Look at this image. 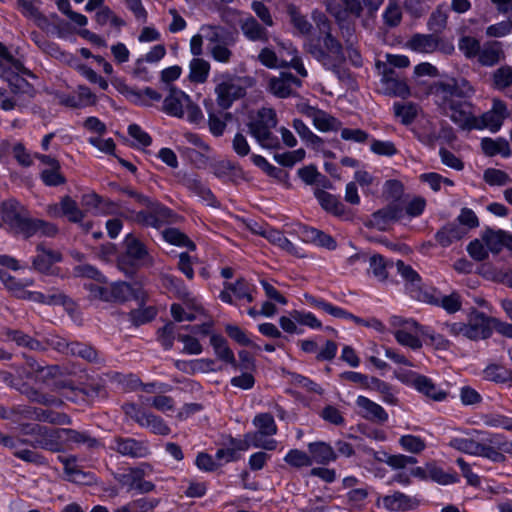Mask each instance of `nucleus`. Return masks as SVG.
<instances>
[{
    "label": "nucleus",
    "instance_id": "obj_1",
    "mask_svg": "<svg viewBox=\"0 0 512 512\" xmlns=\"http://www.w3.org/2000/svg\"><path fill=\"white\" fill-rule=\"evenodd\" d=\"M474 93L470 83L463 79H447L437 83L433 90L435 102L443 113L462 129L479 128L471 104L465 99Z\"/></svg>",
    "mask_w": 512,
    "mask_h": 512
},
{
    "label": "nucleus",
    "instance_id": "obj_2",
    "mask_svg": "<svg viewBox=\"0 0 512 512\" xmlns=\"http://www.w3.org/2000/svg\"><path fill=\"white\" fill-rule=\"evenodd\" d=\"M489 321V316L476 309H472L466 321L447 322L445 323V328L451 336L479 341L487 339L492 335Z\"/></svg>",
    "mask_w": 512,
    "mask_h": 512
},
{
    "label": "nucleus",
    "instance_id": "obj_3",
    "mask_svg": "<svg viewBox=\"0 0 512 512\" xmlns=\"http://www.w3.org/2000/svg\"><path fill=\"white\" fill-rule=\"evenodd\" d=\"M313 20L321 34H324L326 52L321 49H309V52L327 68L335 67L344 60L342 47L329 33L330 24L323 13L314 12Z\"/></svg>",
    "mask_w": 512,
    "mask_h": 512
},
{
    "label": "nucleus",
    "instance_id": "obj_4",
    "mask_svg": "<svg viewBox=\"0 0 512 512\" xmlns=\"http://www.w3.org/2000/svg\"><path fill=\"white\" fill-rule=\"evenodd\" d=\"M163 110L174 117L185 118L191 123L203 119V113L198 105L181 90L171 89L163 102Z\"/></svg>",
    "mask_w": 512,
    "mask_h": 512
},
{
    "label": "nucleus",
    "instance_id": "obj_5",
    "mask_svg": "<svg viewBox=\"0 0 512 512\" xmlns=\"http://www.w3.org/2000/svg\"><path fill=\"white\" fill-rule=\"evenodd\" d=\"M214 92L216 102L222 109H228L232 104L245 95L242 79L229 73H219L214 76Z\"/></svg>",
    "mask_w": 512,
    "mask_h": 512
},
{
    "label": "nucleus",
    "instance_id": "obj_6",
    "mask_svg": "<svg viewBox=\"0 0 512 512\" xmlns=\"http://www.w3.org/2000/svg\"><path fill=\"white\" fill-rule=\"evenodd\" d=\"M276 114L271 108H262L251 116L248 123L251 135L262 147L272 148L276 139L272 136L271 129L276 126Z\"/></svg>",
    "mask_w": 512,
    "mask_h": 512
},
{
    "label": "nucleus",
    "instance_id": "obj_7",
    "mask_svg": "<svg viewBox=\"0 0 512 512\" xmlns=\"http://www.w3.org/2000/svg\"><path fill=\"white\" fill-rule=\"evenodd\" d=\"M390 323L393 327V334L400 345L414 350L421 348V338H423L425 327L419 326L412 319H404L400 316H392Z\"/></svg>",
    "mask_w": 512,
    "mask_h": 512
},
{
    "label": "nucleus",
    "instance_id": "obj_8",
    "mask_svg": "<svg viewBox=\"0 0 512 512\" xmlns=\"http://www.w3.org/2000/svg\"><path fill=\"white\" fill-rule=\"evenodd\" d=\"M21 432L34 436V447H39L52 452H59L64 448V428L49 429L40 425H22Z\"/></svg>",
    "mask_w": 512,
    "mask_h": 512
},
{
    "label": "nucleus",
    "instance_id": "obj_9",
    "mask_svg": "<svg viewBox=\"0 0 512 512\" xmlns=\"http://www.w3.org/2000/svg\"><path fill=\"white\" fill-rule=\"evenodd\" d=\"M1 282L13 296L20 299L45 304H53L60 300V297L56 295H44L41 292L26 290V287H30L34 284V281L30 278L17 280L13 276L3 273V276H1Z\"/></svg>",
    "mask_w": 512,
    "mask_h": 512
},
{
    "label": "nucleus",
    "instance_id": "obj_10",
    "mask_svg": "<svg viewBox=\"0 0 512 512\" xmlns=\"http://www.w3.org/2000/svg\"><path fill=\"white\" fill-rule=\"evenodd\" d=\"M407 46L417 53H433L439 51L444 54H451L454 51L452 41L442 38L436 33L415 34L407 42Z\"/></svg>",
    "mask_w": 512,
    "mask_h": 512
},
{
    "label": "nucleus",
    "instance_id": "obj_11",
    "mask_svg": "<svg viewBox=\"0 0 512 512\" xmlns=\"http://www.w3.org/2000/svg\"><path fill=\"white\" fill-rule=\"evenodd\" d=\"M74 274L89 279L84 283V288L89 291L92 298L109 301L110 295L106 279L94 267L86 264L78 265L74 269Z\"/></svg>",
    "mask_w": 512,
    "mask_h": 512
},
{
    "label": "nucleus",
    "instance_id": "obj_12",
    "mask_svg": "<svg viewBox=\"0 0 512 512\" xmlns=\"http://www.w3.org/2000/svg\"><path fill=\"white\" fill-rule=\"evenodd\" d=\"M203 40L208 42V48L227 40L224 28L215 25L204 24L199 32L190 39V53L193 56H201L203 53Z\"/></svg>",
    "mask_w": 512,
    "mask_h": 512
},
{
    "label": "nucleus",
    "instance_id": "obj_13",
    "mask_svg": "<svg viewBox=\"0 0 512 512\" xmlns=\"http://www.w3.org/2000/svg\"><path fill=\"white\" fill-rule=\"evenodd\" d=\"M125 253L121 257L120 264L131 266H146L153 262L145 245L133 235H127L124 240Z\"/></svg>",
    "mask_w": 512,
    "mask_h": 512
},
{
    "label": "nucleus",
    "instance_id": "obj_14",
    "mask_svg": "<svg viewBox=\"0 0 512 512\" xmlns=\"http://www.w3.org/2000/svg\"><path fill=\"white\" fill-rule=\"evenodd\" d=\"M124 410L126 415L135 420L140 426L150 429L153 433L158 435H168L170 433V428L161 418L138 408L135 404H126Z\"/></svg>",
    "mask_w": 512,
    "mask_h": 512
},
{
    "label": "nucleus",
    "instance_id": "obj_15",
    "mask_svg": "<svg viewBox=\"0 0 512 512\" xmlns=\"http://www.w3.org/2000/svg\"><path fill=\"white\" fill-rule=\"evenodd\" d=\"M510 115L511 112L507 109L506 104L502 100L494 98L491 109L483 113L478 119L480 126L478 129L485 128L492 133H496L501 129L504 120L510 117Z\"/></svg>",
    "mask_w": 512,
    "mask_h": 512
},
{
    "label": "nucleus",
    "instance_id": "obj_16",
    "mask_svg": "<svg viewBox=\"0 0 512 512\" xmlns=\"http://www.w3.org/2000/svg\"><path fill=\"white\" fill-rule=\"evenodd\" d=\"M505 454L512 455V441L503 439L499 434H494L488 443H481L478 457H484L495 463L505 461Z\"/></svg>",
    "mask_w": 512,
    "mask_h": 512
},
{
    "label": "nucleus",
    "instance_id": "obj_17",
    "mask_svg": "<svg viewBox=\"0 0 512 512\" xmlns=\"http://www.w3.org/2000/svg\"><path fill=\"white\" fill-rule=\"evenodd\" d=\"M109 301H126L135 299L139 303L144 302L146 292L138 284L130 285L125 282H116L108 285Z\"/></svg>",
    "mask_w": 512,
    "mask_h": 512
},
{
    "label": "nucleus",
    "instance_id": "obj_18",
    "mask_svg": "<svg viewBox=\"0 0 512 512\" xmlns=\"http://www.w3.org/2000/svg\"><path fill=\"white\" fill-rule=\"evenodd\" d=\"M111 448L123 456L132 458H144L150 454V447L145 441H138L132 438H116Z\"/></svg>",
    "mask_w": 512,
    "mask_h": 512
},
{
    "label": "nucleus",
    "instance_id": "obj_19",
    "mask_svg": "<svg viewBox=\"0 0 512 512\" xmlns=\"http://www.w3.org/2000/svg\"><path fill=\"white\" fill-rule=\"evenodd\" d=\"M426 207V200L421 196H415L410 199L404 210L397 207H390L385 211V215L389 219L402 220L405 217L411 219L420 216Z\"/></svg>",
    "mask_w": 512,
    "mask_h": 512
},
{
    "label": "nucleus",
    "instance_id": "obj_20",
    "mask_svg": "<svg viewBox=\"0 0 512 512\" xmlns=\"http://www.w3.org/2000/svg\"><path fill=\"white\" fill-rule=\"evenodd\" d=\"M22 443L23 442L20 439L4 435L0 432V444L13 450V453L17 458L35 464L44 463V458L40 454L30 449L21 448Z\"/></svg>",
    "mask_w": 512,
    "mask_h": 512
},
{
    "label": "nucleus",
    "instance_id": "obj_21",
    "mask_svg": "<svg viewBox=\"0 0 512 512\" xmlns=\"http://www.w3.org/2000/svg\"><path fill=\"white\" fill-rule=\"evenodd\" d=\"M116 480L128 491L135 490L138 493H149L155 489V485L143 480L134 468H129L125 472L118 474Z\"/></svg>",
    "mask_w": 512,
    "mask_h": 512
},
{
    "label": "nucleus",
    "instance_id": "obj_22",
    "mask_svg": "<svg viewBox=\"0 0 512 512\" xmlns=\"http://www.w3.org/2000/svg\"><path fill=\"white\" fill-rule=\"evenodd\" d=\"M96 95L87 86L80 85L73 94L60 97V103L71 108H85L95 105Z\"/></svg>",
    "mask_w": 512,
    "mask_h": 512
},
{
    "label": "nucleus",
    "instance_id": "obj_23",
    "mask_svg": "<svg viewBox=\"0 0 512 512\" xmlns=\"http://www.w3.org/2000/svg\"><path fill=\"white\" fill-rule=\"evenodd\" d=\"M356 404L363 418L378 423H384L388 420V414L384 408L369 398L360 395L356 399Z\"/></svg>",
    "mask_w": 512,
    "mask_h": 512
},
{
    "label": "nucleus",
    "instance_id": "obj_24",
    "mask_svg": "<svg viewBox=\"0 0 512 512\" xmlns=\"http://www.w3.org/2000/svg\"><path fill=\"white\" fill-rule=\"evenodd\" d=\"M381 91L389 96L407 98L410 95V89L406 81L394 77L392 70L385 71L381 79Z\"/></svg>",
    "mask_w": 512,
    "mask_h": 512
},
{
    "label": "nucleus",
    "instance_id": "obj_25",
    "mask_svg": "<svg viewBox=\"0 0 512 512\" xmlns=\"http://www.w3.org/2000/svg\"><path fill=\"white\" fill-rule=\"evenodd\" d=\"M482 241L493 253L500 252L504 247L512 250V234L503 230H486L482 234Z\"/></svg>",
    "mask_w": 512,
    "mask_h": 512
},
{
    "label": "nucleus",
    "instance_id": "obj_26",
    "mask_svg": "<svg viewBox=\"0 0 512 512\" xmlns=\"http://www.w3.org/2000/svg\"><path fill=\"white\" fill-rule=\"evenodd\" d=\"M300 85L301 81L289 73H281L279 77H273L269 81L270 91L280 98L290 96L293 88L299 87Z\"/></svg>",
    "mask_w": 512,
    "mask_h": 512
},
{
    "label": "nucleus",
    "instance_id": "obj_27",
    "mask_svg": "<svg viewBox=\"0 0 512 512\" xmlns=\"http://www.w3.org/2000/svg\"><path fill=\"white\" fill-rule=\"evenodd\" d=\"M59 461L64 466V472L69 481L78 484H88L92 480V475L83 472L77 464V459L74 456L64 457L59 456Z\"/></svg>",
    "mask_w": 512,
    "mask_h": 512
},
{
    "label": "nucleus",
    "instance_id": "obj_28",
    "mask_svg": "<svg viewBox=\"0 0 512 512\" xmlns=\"http://www.w3.org/2000/svg\"><path fill=\"white\" fill-rule=\"evenodd\" d=\"M17 3L19 10L25 17L34 21L39 28H47L49 22L47 17L39 10L40 0H17Z\"/></svg>",
    "mask_w": 512,
    "mask_h": 512
},
{
    "label": "nucleus",
    "instance_id": "obj_29",
    "mask_svg": "<svg viewBox=\"0 0 512 512\" xmlns=\"http://www.w3.org/2000/svg\"><path fill=\"white\" fill-rule=\"evenodd\" d=\"M467 235V229L457 223H449L442 227L435 235L436 241L442 247H448L452 243L461 240Z\"/></svg>",
    "mask_w": 512,
    "mask_h": 512
},
{
    "label": "nucleus",
    "instance_id": "obj_30",
    "mask_svg": "<svg viewBox=\"0 0 512 512\" xmlns=\"http://www.w3.org/2000/svg\"><path fill=\"white\" fill-rule=\"evenodd\" d=\"M310 457L313 463L328 464L337 459V454L333 447L325 442H312L308 444Z\"/></svg>",
    "mask_w": 512,
    "mask_h": 512
},
{
    "label": "nucleus",
    "instance_id": "obj_31",
    "mask_svg": "<svg viewBox=\"0 0 512 512\" xmlns=\"http://www.w3.org/2000/svg\"><path fill=\"white\" fill-rule=\"evenodd\" d=\"M481 148L487 156L501 155L504 158H508L512 155L509 142L502 137L495 139L483 138L481 140Z\"/></svg>",
    "mask_w": 512,
    "mask_h": 512
},
{
    "label": "nucleus",
    "instance_id": "obj_32",
    "mask_svg": "<svg viewBox=\"0 0 512 512\" xmlns=\"http://www.w3.org/2000/svg\"><path fill=\"white\" fill-rule=\"evenodd\" d=\"M421 300L441 306L448 313H456L462 306L461 298L457 293H451L450 295L444 296L424 294Z\"/></svg>",
    "mask_w": 512,
    "mask_h": 512
},
{
    "label": "nucleus",
    "instance_id": "obj_33",
    "mask_svg": "<svg viewBox=\"0 0 512 512\" xmlns=\"http://www.w3.org/2000/svg\"><path fill=\"white\" fill-rule=\"evenodd\" d=\"M263 434L259 432L248 433L244 436L243 440L238 441L237 448L238 450H248L251 447L254 448H263L266 450H274L276 448V440L274 439H264Z\"/></svg>",
    "mask_w": 512,
    "mask_h": 512
},
{
    "label": "nucleus",
    "instance_id": "obj_34",
    "mask_svg": "<svg viewBox=\"0 0 512 512\" xmlns=\"http://www.w3.org/2000/svg\"><path fill=\"white\" fill-rule=\"evenodd\" d=\"M397 270L402 278L407 282V289H409L412 297L421 300L423 296L420 295L419 291L421 279L418 273L410 266L405 265L402 261L397 262Z\"/></svg>",
    "mask_w": 512,
    "mask_h": 512
},
{
    "label": "nucleus",
    "instance_id": "obj_35",
    "mask_svg": "<svg viewBox=\"0 0 512 512\" xmlns=\"http://www.w3.org/2000/svg\"><path fill=\"white\" fill-rule=\"evenodd\" d=\"M415 389L425 397L434 401H444L447 397V392L444 389L424 375H422L417 382Z\"/></svg>",
    "mask_w": 512,
    "mask_h": 512
},
{
    "label": "nucleus",
    "instance_id": "obj_36",
    "mask_svg": "<svg viewBox=\"0 0 512 512\" xmlns=\"http://www.w3.org/2000/svg\"><path fill=\"white\" fill-rule=\"evenodd\" d=\"M210 68L207 60L194 56L189 62V79L194 83H204L209 76Z\"/></svg>",
    "mask_w": 512,
    "mask_h": 512
},
{
    "label": "nucleus",
    "instance_id": "obj_37",
    "mask_svg": "<svg viewBox=\"0 0 512 512\" xmlns=\"http://www.w3.org/2000/svg\"><path fill=\"white\" fill-rule=\"evenodd\" d=\"M493 87L506 92L512 98V68L501 66L492 73Z\"/></svg>",
    "mask_w": 512,
    "mask_h": 512
},
{
    "label": "nucleus",
    "instance_id": "obj_38",
    "mask_svg": "<svg viewBox=\"0 0 512 512\" xmlns=\"http://www.w3.org/2000/svg\"><path fill=\"white\" fill-rule=\"evenodd\" d=\"M381 502L384 508L390 511L406 510L414 505V500L401 492L386 495L381 499Z\"/></svg>",
    "mask_w": 512,
    "mask_h": 512
},
{
    "label": "nucleus",
    "instance_id": "obj_39",
    "mask_svg": "<svg viewBox=\"0 0 512 512\" xmlns=\"http://www.w3.org/2000/svg\"><path fill=\"white\" fill-rule=\"evenodd\" d=\"M422 470L426 478H429L441 485H448L458 482V477L455 473L445 472L436 464L429 463Z\"/></svg>",
    "mask_w": 512,
    "mask_h": 512
},
{
    "label": "nucleus",
    "instance_id": "obj_40",
    "mask_svg": "<svg viewBox=\"0 0 512 512\" xmlns=\"http://www.w3.org/2000/svg\"><path fill=\"white\" fill-rule=\"evenodd\" d=\"M241 30L249 40H267V30L251 16L241 21Z\"/></svg>",
    "mask_w": 512,
    "mask_h": 512
},
{
    "label": "nucleus",
    "instance_id": "obj_41",
    "mask_svg": "<svg viewBox=\"0 0 512 512\" xmlns=\"http://www.w3.org/2000/svg\"><path fill=\"white\" fill-rule=\"evenodd\" d=\"M449 7L446 4H440L431 14L427 26L434 33H441L447 26Z\"/></svg>",
    "mask_w": 512,
    "mask_h": 512
},
{
    "label": "nucleus",
    "instance_id": "obj_42",
    "mask_svg": "<svg viewBox=\"0 0 512 512\" xmlns=\"http://www.w3.org/2000/svg\"><path fill=\"white\" fill-rule=\"evenodd\" d=\"M61 260V255L59 252L38 248V255L33 261V265L35 269L40 272H47L49 268L56 262Z\"/></svg>",
    "mask_w": 512,
    "mask_h": 512
},
{
    "label": "nucleus",
    "instance_id": "obj_43",
    "mask_svg": "<svg viewBox=\"0 0 512 512\" xmlns=\"http://www.w3.org/2000/svg\"><path fill=\"white\" fill-rule=\"evenodd\" d=\"M315 197L326 211L337 216L344 213V205L338 200L336 196L323 190H316Z\"/></svg>",
    "mask_w": 512,
    "mask_h": 512
},
{
    "label": "nucleus",
    "instance_id": "obj_44",
    "mask_svg": "<svg viewBox=\"0 0 512 512\" xmlns=\"http://www.w3.org/2000/svg\"><path fill=\"white\" fill-rule=\"evenodd\" d=\"M341 2L344 5V11L337 10L331 5L328 6V10L335 16L339 23L346 21L348 14L360 17L363 8L359 0H341Z\"/></svg>",
    "mask_w": 512,
    "mask_h": 512
},
{
    "label": "nucleus",
    "instance_id": "obj_45",
    "mask_svg": "<svg viewBox=\"0 0 512 512\" xmlns=\"http://www.w3.org/2000/svg\"><path fill=\"white\" fill-rule=\"evenodd\" d=\"M211 345L213 346L215 354L219 359L231 364L233 367L237 366L234 353L228 347L227 342L223 337L213 335L211 337Z\"/></svg>",
    "mask_w": 512,
    "mask_h": 512
},
{
    "label": "nucleus",
    "instance_id": "obj_46",
    "mask_svg": "<svg viewBox=\"0 0 512 512\" xmlns=\"http://www.w3.org/2000/svg\"><path fill=\"white\" fill-rule=\"evenodd\" d=\"M23 207L15 199H9L2 204V218L11 228L21 217Z\"/></svg>",
    "mask_w": 512,
    "mask_h": 512
},
{
    "label": "nucleus",
    "instance_id": "obj_47",
    "mask_svg": "<svg viewBox=\"0 0 512 512\" xmlns=\"http://www.w3.org/2000/svg\"><path fill=\"white\" fill-rule=\"evenodd\" d=\"M213 174L223 180H229L240 174V168L230 160L224 159L212 165Z\"/></svg>",
    "mask_w": 512,
    "mask_h": 512
},
{
    "label": "nucleus",
    "instance_id": "obj_48",
    "mask_svg": "<svg viewBox=\"0 0 512 512\" xmlns=\"http://www.w3.org/2000/svg\"><path fill=\"white\" fill-rule=\"evenodd\" d=\"M448 445L462 453L478 456L481 443L472 438L453 437Z\"/></svg>",
    "mask_w": 512,
    "mask_h": 512
},
{
    "label": "nucleus",
    "instance_id": "obj_49",
    "mask_svg": "<svg viewBox=\"0 0 512 512\" xmlns=\"http://www.w3.org/2000/svg\"><path fill=\"white\" fill-rule=\"evenodd\" d=\"M253 425L257 432L265 436H273L277 433V425L272 415L268 413L257 414L253 419Z\"/></svg>",
    "mask_w": 512,
    "mask_h": 512
},
{
    "label": "nucleus",
    "instance_id": "obj_50",
    "mask_svg": "<svg viewBox=\"0 0 512 512\" xmlns=\"http://www.w3.org/2000/svg\"><path fill=\"white\" fill-rule=\"evenodd\" d=\"M314 127L320 132L337 131L341 129V122L324 111H319L312 121Z\"/></svg>",
    "mask_w": 512,
    "mask_h": 512
},
{
    "label": "nucleus",
    "instance_id": "obj_51",
    "mask_svg": "<svg viewBox=\"0 0 512 512\" xmlns=\"http://www.w3.org/2000/svg\"><path fill=\"white\" fill-rule=\"evenodd\" d=\"M480 421L483 425L490 428H502L504 430L510 431L512 418L499 414V413H486L480 416Z\"/></svg>",
    "mask_w": 512,
    "mask_h": 512
},
{
    "label": "nucleus",
    "instance_id": "obj_52",
    "mask_svg": "<svg viewBox=\"0 0 512 512\" xmlns=\"http://www.w3.org/2000/svg\"><path fill=\"white\" fill-rule=\"evenodd\" d=\"M259 61L268 68H279L287 66L288 59L285 58L283 53L280 52V56L277 55L273 50L264 48L258 55Z\"/></svg>",
    "mask_w": 512,
    "mask_h": 512
},
{
    "label": "nucleus",
    "instance_id": "obj_53",
    "mask_svg": "<svg viewBox=\"0 0 512 512\" xmlns=\"http://www.w3.org/2000/svg\"><path fill=\"white\" fill-rule=\"evenodd\" d=\"M284 461L294 468L309 467L313 464L310 455L299 449L289 450L284 457Z\"/></svg>",
    "mask_w": 512,
    "mask_h": 512
},
{
    "label": "nucleus",
    "instance_id": "obj_54",
    "mask_svg": "<svg viewBox=\"0 0 512 512\" xmlns=\"http://www.w3.org/2000/svg\"><path fill=\"white\" fill-rule=\"evenodd\" d=\"M15 234L25 238L38 234V219H29L24 216L19 219L11 228Z\"/></svg>",
    "mask_w": 512,
    "mask_h": 512
},
{
    "label": "nucleus",
    "instance_id": "obj_55",
    "mask_svg": "<svg viewBox=\"0 0 512 512\" xmlns=\"http://www.w3.org/2000/svg\"><path fill=\"white\" fill-rule=\"evenodd\" d=\"M393 110L395 116L405 125L412 123L418 114V107L413 103H395Z\"/></svg>",
    "mask_w": 512,
    "mask_h": 512
},
{
    "label": "nucleus",
    "instance_id": "obj_56",
    "mask_svg": "<svg viewBox=\"0 0 512 512\" xmlns=\"http://www.w3.org/2000/svg\"><path fill=\"white\" fill-rule=\"evenodd\" d=\"M402 19V10L397 0H389L383 12L384 23L390 27L400 24Z\"/></svg>",
    "mask_w": 512,
    "mask_h": 512
},
{
    "label": "nucleus",
    "instance_id": "obj_57",
    "mask_svg": "<svg viewBox=\"0 0 512 512\" xmlns=\"http://www.w3.org/2000/svg\"><path fill=\"white\" fill-rule=\"evenodd\" d=\"M293 128L305 143L313 146H319L322 144L321 138L314 134L302 120L294 119Z\"/></svg>",
    "mask_w": 512,
    "mask_h": 512
},
{
    "label": "nucleus",
    "instance_id": "obj_58",
    "mask_svg": "<svg viewBox=\"0 0 512 512\" xmlns=\"http://www.w3.org/2000/svg\"><path fill=\"white\" fill-rule=\"evenodd\" d=\"M502 57V51L496 44L485 46L478 54V60L482 65L493 66Z\"/></svg>",
    "mask_w": 512,
    "mask_h": 512
},
{
    "label": "nucleus",
    "instance_id": "obj_59",
    "mask_svg": "<svg viewBox=\"0 0 512 512\" xmlns=\"http://www.w3.org/2000/svg\"><path fill=\"white\" fill-rule=\"evenodd\" d=\"M306 152L304 149L299 148L294 151L277 153L274 155V160L285 167H292L305 158Z\"/></svg>",
    "mask_w": 512,
    "mask_h": 512
},
{
    "label": "nucleus",
    "instance_id": "obj_60",
    "mask_svg": "<svg viewBox=\"0 0 512 512\" xmlns=\"http://www.w3.org/2000/svg\"><path fill=\"white\" fill-rule=\"evenodd\" d=\"M399 444L403 450L413 454H419L426 448L425 441L415 435H404L400 437Z\"/></svg>",
    "mask_w": 512,
    "mask_h": 512
},
{
    "label": "nucleus",
    "instance_id": "obj_61",
    "mask_svg": "<svg viewBox=\"0 0 512 512\" xmlns=\"http://www.w3.org/2000/svg\"><path fill=\"white\" fill-rule=\"evenodd\" d=\"M368 495V487L351 489L346 495L347 503L352 509H361L365 505Z\"/></svg>",
    "mask_w": 512,
    "mask_h": 512
},
{
    "label": "nucleus",
    "instance_id": "obj_62",
    "mask_svg": "<svg viewBox=\"0 0 512 512\" xmlns=\"http://www.w3.org/2000/svg\"><path fill=\"white\" fill-rule=\"evenodd\" d=\"M163 238L165 241L172 245L188 247L194 249V244L188 239V237L177 229L169 228L163 232Z\"/></svg>",
    "mask_w": 512,
    "mask_h": 512
},
{
    "label": "nucleus",
    "instance_id": "obj_63",
    "mask_svg": "<svg viewBox=\"0 0 512 512\" xmlns=\"http://www.w3.org/2000/svg\"><path fill=\"white\" fill-rule=\"evenodd\" d=\"M62 211L63 216L71 222H80L83 219V213L77 203L68 196L62 198Z\"/></svg>",
    "mask_w": 512,
    "mask_h": 512
},
{
    "label": "nucleus",
    "instance_id": "obj_64",
    "mask_svg": "<svg viewBox=\"0 0 512 512\" xmlns=\"http://www.w3.org/2000/svg\"><path fill=\"white\" fill-rule=\"evenodd\" d=\"M230 43L225 40L219 44L209 47L211 57L220 63H228L232 57V51L229 48Z\"/></svg>",
    "mask_w": 512,
    "mask_h": 512
}]
</instances>
